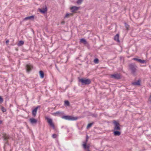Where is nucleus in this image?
<instances>
[{"label": "nucleus", "mask_w": 151, "mask_h": 151, "mask_svg": "<svg viewBox=\"0 0 151 151\" xmlns=\"http://www.w3.org/2000/svg\"><path fill=\"white\" fill-rule=\"evenodd\" d=\"M78 82L81 83L82 85H88L91 83V81L90 79L85 78H81L78 77Z\"/></svg>", "instance_id": "f257e3e1"}, {"label": "nucleus", "mask_w": 151, "mask_h": 151, "mask_svg": "<svg viewBox=\"0 0 151 151\" xmlns=\"http://www.w3.org/2000/svg\"><path fill=\"white\" fill-rule=\"evenodd\" d=\"M129 68L131 73L134 75H135L137 70V66L134 63H131L129 65Z\"/></svg>", "instance_id": "f03ea898"}, {"label": "nucleus", "mask_w": 151, "mask_h": 151, "mask_svg": "<svg viewBox=\"0 0 151 151\" xmlns=\"http://www.w3.org/2000/svg\"><path fill=\"white\" fill-rule=\"evenodd\" d=\"M61 118L68 120L74 121L78 119L77 117H73L72 116L69 115H63L61 116Z\"/></svg>", "instance_id": "7ed1b4c3"}, {"label": "nucleus", "mask_w": 151, "mask_h": 151, "mask_svg": "<svg viewBox=\"0 0 151 151\" xmlns=\"http://www.w3.org/2000/svg\"><path fill=\"white\" fill-rule=\"evenodd\" d=\"M113 123L114 125V128L113 130H120L121 129L120 125L118 122L114 120L113 121Z\"/></svg>", "instance_id": "20e7f679"}, {"label": "nucleus", "mask_w": 151, "mask_h": 151, "mask_svg": "<svg viewBox=\"0 0 151 151\" xmlns=\"http://www.w3.org/2000/svg\"><path fill=\"white\" fill-rule=\"evenodd\" d=\"M110 77L116 80H119L121 78V76L120 74L117 73L111 75Z\"/></svg>", "instance_id": "39448f33"}, {"label": "nucleus", "mask_w": 151, "mask_h": 151, "mask_svg": "<svg viewBox=\"0 0 151 151\" xmlns=\"http://www.w3.org/2000/svg\"><path fill=\"white\" fill-rule=\"evenodd\" d=\"M88 141V139H86V141L83 142V148L86 151H90L89 150L90 146L89 145H87V143Z\"/></svg>", "instance_id": "423d86ee"}, {"label": "nucleus", "mask_w": 151, "mask_h": 151, "mask_svg": "<svg viewBox=\"0 0 151 151\" xmlns=\"http://www.w3.org/2000/svg\"><path fill=\"white\" fill-rule=\"evenodd\" d=\"M45 119L47 121V122L49 124L50 126L52 127L53 129H55V127L54 124L53 123L52 119L49 118L47 117H45Z\"/></svg>", "instance_id": "0eeeda50"}, {"label": "nucleus", "mask_w": 151, "mask_h": 151, "mask_svg": "<svg viewBox=\"0 0 151 151\" xmlns=\"http://www.w3.org/2000/svg\"><path fill=\"white\" fill-rule=\"evenodd\" d=\"M38 10L41 13L43 14H45L47 12V6L45 5L44 8L42 9L39 8L38 9Z\"/></svg>", "instance_id": "6e6552de"}, {"label": "nucleus", "mask_w": 151, "mask_h": 151, "mask_svg": "<svg viewBox=\"0 0 151 151\" xmlns=\"http://www.w3.org/2000/svg\"><path fill=\"white\" fill-rule=\"evenodd\" d=\"M26 68L27 71L29 72L33 69V66L30 64H29L26 65Z\"/></svg>", "instance_id": "1a4fd4ad"}, {"label": "nucleus", "mask_w": 151, "mask_h": 151, "mask_svg": "<svg viewBox=\"0 0 151 151\" xmlns=\"http://www.w3.org/2000/svg\"><path fill=\"white\" fill-rule=\"evenodd\" d=\"M40 106H38L36 107L34 109L32 110V113L33 116L35 117L36 116L37 109L38 108H40Z\"/></svg>", "instance_id": "9d476101"}, {"label": "nucleus", "mask_w": 151, "mask_h": 151, "mask_svg": "<svg viewBox=\"0 0 151 151\" xmlns=\"http://www.w3.org/2000/svg\"><path fill=\"white\" fill-rule=\"evenodd\" d=\"M80 8V7L73 6L70 8V10H71V12L73 13H76V11L78 10Z\"/></svg>", "instance_id": "9b49d317"}, {"label": "nucleus", "mask_w": 151, "mask_h": 151, "mask_svg": "<svg viewBox=\"0 0 151 151\" xmlns=\"http://www.w3.org/2000/svg\"><path fill=\"white\" fill-rule=\"evenodd\" d=\"M64 114V112H61L59 111L56 112H55L53 113L52 114L54 116L57 115L59 117H61V116H63L62 115Z\"/></svg>", "instance_id": "f8f14e48"}, {"label": "nucleus", "mask_w": 151, "mask_h": 151, "mask_svg": "<svg viewBox=\"0 0 151 151\" xmlns=\"http://www.w3.org/2000/svg\"><path fill=\"white\" fill-rule=\"evenodd\" d=\"M119 130H112L113 134L114 136H120L121 134V132L119 131Z\"/></svg>", "instance_id": "ddd939ff"}, {"label": "nucleus", "mask_w": 151, "mask_h": 151, "mask_svg": "<svg viewBox=\"0 0 151 151\" xmlns=\"http://www.w3.org/2000/svg\"><path fill=\"white\" fill-rule=\"evenodd\" d=\"M29 121L32 124H36L37 122V120L33 118H31L29 119Z\"/></svg>", "instance_id": "4468645a"}, {"label": "nucleus", "mask_w": 151, "mask_h": 151, "mask_svg": "<svg viewBox=\"0 0 151 151\" xmlns=\"http://www.w3.org/2000/svg\"><path fill=\"white\" fill-rule=\"evenodd\" d=\"M114 40L117 42L120 43V41L119 40V34H116L114 37Z\"/></svg>", "instance_id": "2eb2a0df"}, {"label": "nucleus", "mask_w": 151, "mask_h": 151, "mask_svg": "<svg viewBox=\"0 0 151 151\" xmlns=\"http://www.w3.org/2000/svg\"><path fill=\"white\" fill-rule=\"evenodd\" d=\"M140 82L141 80L140 79H139L136 82H132V85H137L139 86L141 85Z\"/></svg>", "instance_id": "dca6fc26"}, {"label": "nucleus", "mask_w": 151, "mask_h": 151, "mask_svg": "<svg viewBox=\"0 0 151 151\" xmlns=\"http://www.w3.org/2000/svg\"><path fill=\"white\" fill-rule=\"evenodd\" d=\"M80 43H83L84 45H88V43L86 40L84 38H82L80 39Z\"/></svg>", "instance_id": "f3484780"}, {"label": "nucleus", "mask_w": 151, "mask_h": 151, "mask_svg": "<svg viewBox=\"0 0 151 151\" xmlns=\"http://www.w3.org/2000/svg\"><path fill=\"white\" fill-rule=\"evenodd\" d=\"M34 16L33 15H32L30 16H28L27 17H26L25 18H24V20H27L29 19H30L31 20L34 19Z\"/></svg>", "instance_id": "a211bd4d"}, {"label": "nucleus", "mask_w": 151, "mask_h": 151, "mask_svg": "<svg viewBox=\"0 0 151 151\" xmlns=\"http://www.w3.org/2000/svg\"><path fill=\"white\" fill-rule=\"evenodd\" d=\"M40 77L42 78L44 77V72L42 70H40L39 72Z\"/></svg>", "instance_id": "6ab92c4d"}, {"label": "nucleus", "mask_w": 151, "mask_h": 151, "mask_svg": "<svg viewBox=\"0 0 151 151\" xmlns=\"http://www.w3.org/2000/svg\"><path fill=\"white\" fill-rule=\"evenodd\" d=\"M124 24L125 25V27L126 28V29L128 31L129 30V26L127 23L124 22Z\"/></svg>", "instance_id": "aec40b11"}, {"label": "nucleus", "mask_w": 151, "mask_h": 151, "mask_svg": "<svg viewBox=\"0 0 151 151\" xmlns=\"http://www.w3.org/2000/svg\"><path fill=\"white\" fill-rule=\"evenodd\" d=\"M24 42L22 40H20L19 41L17 45L18 46H21L24 44Z\"/></svg>", "instance_id": "412c9836"}, {"label": "nucleus", "mask_w": 151, "mask_h": 151, "mask_svg": "<svg viewBox=\"0 0 151 151\" xmlns=\"http://www.w3.org/2000/svg\"><path fill=\"white\" fill-rule=\"evenodd\" d=\"M73 14L72 13H67L65 16L64 17V18H65L66 17H68L70 15L73 16Z\"/></svg>", "instance_id": "4be33fe9"}, {"label": "nucleus", "mask_w": 151, "mask_h": 151, "mask_svg": "<svg viewBox=\"0 0 151 151\" xmlns=\"http://www.w3.org/2000/svg\"><path fill=\"white\" fill-rule=\"evenodd\" d=\"M93 62L97 64L99 63V60L98 58H96L94 59Z\"/></svg>", "instance_id": "5701e85b"}, {"label": "nucleus", "mask_w": 151, "mask_h": 151, "mask_svg": "<svg viewBox=\"0 0 151 151\" xmlns=\"http://www.w3.org/2000/svg\"><path fill=\"white\" fill-rule=\"evenodd\" d=\"M93 124V122H92V123H89L88 125H87V128H90L91 126H92V125Z\"/></svg>", "instance_id": "b1692460"}, {"label": "nucleus", "mask_w": 151, "mask_h": 151, "mask_svg": "<svg viewBox=\"0 0 151 151\" xmlns=\"http://www.w3.org/2000/svg\"><path fill=\"white\" fill-rule=\"evenodd\" d=\"M132 59L133 60L137 61V62L139 63L140 62L141 60V59H138L136 58H133Z\"/></svg>", "instance_id": "393cba45"}, {"label": "nucleus", "mask_w": 151, "mask_h": 151, "mask_svg": "<svg viewBox=\"0 0 151 151\" xmlns=\"http://www.w3.org/2000/svg\"><path fill=\"white\" fill-rule=\"evenodd\" d=\"M65 105L69 106L70 105V103L68 101L66 100L65 101Z\"/></svg>", "instance_id": "a878e982"}, {"label": "nucleus", "mask_w": 151, "mask_h": 151, "mask_svg": "<svg viewBox=\"0 0 151 151\" xmlns=\"http://www.w3.org/2000/svg\"><path fill=\"white\" fill-rule=\"evenodd\" d=\"M139 63H142V64L145 63H147V62L145 60H142L141 59Z\"/></svg>", "instance_id": "bb28decb"}, {"label": "nucleus", "mask_w": 151, "mask_h": 151, "mask_svg": "<svg viewBox=\"0 0 151 151\" xmlns=\"http://www.w3.org/2000/svg\"><path fill=\"white\" fill-rule=\"evenodd\" d=\"M83 0H78L76 3L78 4H81Z\"/></svg>", "instance_id": "cd10ccee"}, {"label": "nucleus", "mask_w": 151, "mask_h": 151, "mask_svg": "<svg viewBox=\"0 0 151 151\" xmlns=\"http://www.w3.org/2000/svg\"><path fill=\"white\" fill-rule=\"evenodd\" d=\"M91 116L92 117L95 118H96L98 116V115L96 114H93L91 115Z\"/></svg>", "instance_id": "c85d7f7f"}, {"label": "nucleus", "mask_w": 151, "mask_h": 151, "mask_svg": "<svg viewBox=\"0 0 151 151\" xmlns=\"http://www.w3.org/2000/svg\"><path fill=\"white\" fill-rule=\"evenodd\" d=\"M1 109L3 112H5L6 111V109L3 107L1 108Z\"/></svg>", "instance_id": "c756f323"}, {"label": "nucleus", "mask_w": 151, "mask_h": 151, "mask_svg": "<svg viewBox=\"0 0 151 151\" xmlns=\"http://www.w3.org/2000/svg\"><path fill=\"white\" fill-rule=\"evenodd\" d=\"M3 102V99L2 97L0 96V103H2Z\"/></svg>", "instance_id": "7c9ffc66"}, {"label": "nucleus", "mask_w": 151, "mask_h": 151, "mask_svg": "<svg viewBox=\"0 0 151 151\" xmlns=\"http://www.w3.org/2000/svg\"><path fill=\"white\" fill-rule=\"evenodd\" d=\"M57 134H53L52 135V137L54 138H56L57 137Z\"/></svg>", "instance_id": "2f4dec72"}, {"label": "nucleus", "mask_w": 151, "mask_h": 151, "mask_svg": "<svg viewBox=\"0 0 151 151\" xmlns=\"http://www.w3.org/2000/svg\"><path fill=\"white\" fill-rule=\"evenodd\" d=\"M149 100L151 102V95H150L149 99Z\"/></svg>", "instance_id": "473e14b6"}, {"label": "nucleus", "mask_w": 151, "mask_h": 151, "mask_svg": "<svg viewBox=\"0 0 151 151\" xmlns=\"http://www.w3.org/2000/svg\"><path fill=\"white\" fill-rule=\"evenodd\" d=\"M8 139V138L6 137V136H4V140H6Z\"/></svg>", "instance_id": "72a5a7b5"}, {"label": "nucleus", "mask_w": 151, "mask_h": 151, "mask_svg": "<svg viewBox=\"0 0 151 151\" xmlns=\"http://www.w3.org/2000/svg\"><path fill=\"white\" fill-rule=\"evenodd\" d=\"M88 135L87 134L86 136V139H88Z\"/></svg>", "instance_id": "f704fd0d"}, {"label": "nucleus", "mask_w": 151, "mask_h": 151, "mask_svg": "<svg viewBox=\"0 0 151 151\" xmlns=\"http://www.w3.org/2000/svg\"><path fill=\"white\" fill-rule=\"evenodd\" d=\"M9 40H7L6 41V44H7L8 43H9Z\"/></svg>", "instance_id": "c9c22d12"}, {"label": "nucleus", "mask_w": 151, "mask_h": 151, "mask_svg": "<svg viewBox=\"0 0 151 151\" xmlns=\"http://www.w3.org/2000/svg\"><path fill=\"white\" fill-rule=\"evenodd\" d=\"M65 23V22L64 21H63L61 22V24H64Z\"/></svg>", "instance_id": "e433bc0d"}, {"label": "nucleus", "mask_w": 151, "mask_h": 151, "mask_svg": "<svg viewBox=\"0 0 151 151\" xmlns=\"http://www.w3.org/2000/svg\"><path fill=\"white\" fill-rule=\"evenodd\" d=\"M6 145H8V143L7 142L5 144V146H6Z\"/></svg>", "instance_id": "4c0bfd02"}, {"label": "nucleus", "mask_w": 151, "mask_h": 151, "mask_svg": "<svg viewBox=\"0 0 151 151\" xmlns=\"http://www.w3.org/2000/svg\"><path fill=\"white\" fill-rule=\"evenodd\" d=\"M69 57H69V56H68L67 57V60H68V58H69Z\"/></svg>", "instance_id": "58836bf2"}, {"label": "nucleus", "mask_w": 151, "mask_h": 151, "mask_svg": "<svg viewBox=\"0 0 151 151\" xmlns=\"http://www.w3.org/2000/svg\"><path fill=\"white\" fill-rule=\"evenodd\" d=\"M2 121H1V120H0V124H1V123H2Z\"/></svg>", "instance_id": "ea45409f"}, {"label": "nucleus", "mask_w": 151, "mask_h": 151, "mask_svg": "<svg viewBox=\"0 0 151 151\" xmlns=\"http://www.w3.org/2000/svg\"><path fill=\"white\" fill-rule=\"evenodd\" d=\"M55 67H56V68H57V70H58V67H57V65H55Z\"/></svg>", "instance_id": "a19ab883"}, {"label": "nucleus", "mask_w": 151, "mask_h": 151, "mask_svg": "<svg viewBox=\"0 0 151 151\" xmlns=\"http://www.w3.org/2000/svg\"><path fill=\"white\" fill-rule=\"evenodd\" d=\"M11 106V105L10 104V107Z\"/></svg>", "instance_id": "79ce46f5"}]
</instances>
